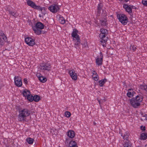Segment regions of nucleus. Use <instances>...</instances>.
Segmentation results:
<instances>
[{"mask_svg": "<svg viewBox=\"0 0 147 147\" xmlns=\"http://www.w3.org/2000/svg\"><path fill=\"white\" fill-rule=\"evenodd\" d=\"M30 111L27 108L21 109L19 111L18 119L20 121L25 120L26 117L30 115Z\"/></svg>", "mask_w": 147, "mask_h": 147, "instance_id": "obj_1", "label": "nucleus"}, {"mask_svg": "<svg viewBox=\"0 0 147 147\" xmlns=\"http://www.w3.org/2000/svg\"><path fill=\"white\" fill-rule=\"evenodd\" d=\"M117 17L119 21L122 24L125 25L127 24L128 20L125 15L123 14H119L117 15Z\"/></svg>", "mask_w": 147, "mask_h": 147, "instance_id": "obj_2", "label": "nucleus"}, {"mask_svg": "<svg viewBox=\"0 0 147 147\" xmlns=\"http://www.w3.org/2000/svg\"><path fill=\"white\" fill-rule=\"evenodd\" d=\"M51 65L50 63H43L40 64L39 68L41 70L44 71H50L51 69Z\"/></svg>", "mask_w": 147, "mask_h": 147, "instance_id": "obj_3", "label": "nucleus"}, {"mask_svg": "<svg viewBox=\"0 0 147 147\" xmlns=\"http://www.w3.org/2000/svg\"><path fill=\"white\" fill-rule=\"evenodd\" d=\"M102 17L100 18V24L102 26H106L107 24L106 17V15L105 14L104 11H103L102 14Z\"/></svg>", "mask_w": 147, "mask_h": 147, "instance_id": "obj_4", "label": "nucleus"}, {"mask_svg": "<svg viewBox=\"0 0 147 147\" xmlns=\"http://www.w3.org/2000/svg\"><path fill=\"white\" fill-rule=\"evenodd\" d=\"M25 41L26 43L30 46H33L35 44L34 40L30 37L25 38Z\"/></svg>", "mask_w": 147, "mask_h": 147, "instance_id": "obj_5", "label": "nucleus"}, {"mask_svg": "<svg viewBox=\"0 0 147 147\" xmlns=\"http://www.w3.org/2000/svg\"><path fill=\"white\" fill-rule=\"evenodd\" d=\"M60 8L58 5L53 4L52 5L49 7L48 9L53 13H56Z\"/></svg>", "mask_w": 147, "mask_h": 147, "instance_id": "obj_6", "label": "nucleus"}, {"mask_svg": "<svg viewBox=\"0 0 147 147\" xmlns=\"http://www.w3.org/2000/svg\"><path fill=\"white\" fill-rule=\"evenodd\" d=\"M14 83L15 85L17 87H19L22 86V81L21 78H19L18 76L14 77Z\"/></svg>", "mask_w": 147, "mask_h": 147, "instance_id": "obj_7", "label": "nucleus"}, {"mask_svg": "<svg viewBox=\"0 0 147 147\" xmlns=\"http://www.w3.org/2000/svg\"><path fill=\"white\" fill-rule=\"evenodd\" d=\"M138 95H137L136 98H133L130 100V103L131 105L134 108H137L138 107Z\"/></svg>", "mask_w": 147, "mask_h": 147, "instance_id": "obj_8", "label": "nucleus"}, {"mask_svg": "<svg viewBox=\"0 0 147 147\" xmlns=\"http://www.w3.org/2000/svg\"><path fill=\"white\" fill-rule=\"evenodd\" d=\"M69 74L72 79L74 80H76L77 79V76L74 69L71 70L69 71Z\"/></svg>", "mask_w": 147, "mask_h": 147, "instance_id": "obj_9", "label": "nucleus"}, {"mask_svg": "<svg viewBox=\"0 0 147 147\" xmlns=\"http://www.w3.org/2000/svg\"><path fill=\"white\" fill-rule=\"evenodd\" d=\"M100 58H98L96 60V64L98 65H101L102 64L103 55L101 52L100 53Z\"/></svg>", "mask_w": 147, "mask_h": 147, "instance_id": "obj_10", "label": "nucleus"}, {"mask_svg": "<svg viewBox=\"0 0 147 147\" xmlns=\"http://www.w3.org/2000/svg\"><path fill=\"white\" fill-rule=\"evenodd\" d=\"M123 7L125 11L129 13L132 12V9L131 8V5H128V4H124L123 5Z\"/></svg>", "mask_w": 147, "mask_h": 147, "instance_id": "obj_11", "label": "nucleus"}, {"mask_svg": "<svg viewBox=\"0 0 147 147\" xmlns=\"http://www.w3.org/2000/svg\"><path fill=\"white\" fill-rule=\"evenodd\" d=\"M78 32V31L77 29H74L71 34L72 36L75 39L80 38L79 35L77 34Z\"/></svg>", "mask_w": 147, "mask_h": 147, "instance_id": "obj_12", "label": "nucleus"}, {"mask_svg": "<svg viewBox=\"0 0 147 147\" xmlns=\"http://www.w3.org/2000/svg\"><path fill=\"white\" fill-rule=\"evenodd\" d=\"M102 7L103 4L102 3H100L98 4L97 9L96 16L97 17H98L100 16Z\"/></svg>", "mask_w": 147, "mask_h": 147, "instance_id": "obj_13", "label": "nucleus"}, {"mask_svg": "<svg viewBox=\"0 0 147 147\" xmlns=\"http://www.w3.org/2000/svg\"><path fill=\"white\" fill-rule=\"evenodd\" d=\"M33 27H35V28L36 29H42L44 28L45 26L42 23L38 22L36 24L35 26Z\"/></svg>", "mask_w": 147, "mask_h": 147, "instance_id": "obj_14", "label": "nucleus"}, {"mask_svg": "<svg viewBox=\"0 0 147 147\" xmlns=\"http://www.w3.org/2000/svg\"><path fill=\"white\" fill-rule=\"evenodd\" d=\"M75 135V133L74 132L73 130H70L69 131L67 132V135L71 138H73L74 137Z\"/></svg>", "mask_w": 147, "mask_h": 147, "instance_id": "obj_15", "label": "nucleus"}, {"mask_svg": "<svg viewBox=\"0 0 147 147\" xmlns=\"http://www.w3.org/2000/svg\"><path fill=\"white\" fill-rule=\"evenodd\" d=\"M41 75L39 74L38 76V79L40 80V81L42 82V83H45V82L47 80V78L44 77L42 76H40ZM37 76L38 77V75L37 74Z\"/></svg>", "mask_w": 147, "mask_h": 147, "instance_id": "obj_16", "label": "nucleus"}, {"mask_svg": "<svg viewBox=\"0 0 147 147\" xmlns=\"http://www.w3.org/2000/svg\"><path fill=\"white\" fill-rule=\"evenodd\" d=\"M27 4L29 6L34 8L36 5L34 3L30 0H28L27 1Z\"/></svg>", "mask_w": 147, "mask_h": 147, "instance_id": "obj_17", "label": "nucleus"}, {"mask_svg": "<svg viewBox=\"0 0 147 147\" xmlns=\"http://www.w3.org/2000/svg\"><path fill=\"white\" fill-rule=\"evenodd\" d=\"M146 114L145 113H140L138 114V117L142 121H143L146 118Z\"/></svg>", "mask_w": 147, "mask_h": 147, "instance_id": "obj_18", "label": "nucleus"}, {"mask_svg": "<svg viewBox=\"0 0 147 147\" xmlns=\"http://www.w3.org/2000/svg\"><path fill=\"white\" fill-rule=\"evenodd\" d=\"M32 29L34 33L38 35H39L41 34L42 30L41 29H36L35 27H32Z\"/></svg>", "mask_w": 147, "mask_h": 147, "instance_id": "obj_19", "label": "nucleus"}, {"mask_svg": "<svg viewBox=\"0 0 147 147\" xmlns=\"http://www.w3.org/2000/svg\"><path fill=\"white\" fill-rule=\"evenodd\" d=\"M119 133L121 134V136L123 137V138L124 140H127L126 142L129 141L128 139L129 134L128 133L125 132L123 135L122 133L121 134L120 132H119Z\"/></svg>", "mask_w": 147, "mask_h": 147, "instance_id": "obj_20", "label": "nucleus"}, {"mask_svg": "<svg viewBox=\"0 0 147 147\" xmlns=\"http://www.w3.org/2000/svg\"><path fill=\"white\" fill-rule=\"evenodd\" d=\"M127 95L129 98H131L133 96V90L131 89H128Z\"/></svg>", "mask_w": 147, "mask_h": 147, "instance_id": "obj_21", "label": "nucleus"}, {"mask_svg": "<svg viewBox=\"0 0 147 147\" xmlns=\"http://www.w3.org/2000/svg\"><path fill=\"white\" fill-rule=\"evenodd\" d=\"M69 147H78L76 142L74 141H71L69 143Z\"/></svg>", "mask_w": 147, "mask_h": 147, "instance_id": "obj_22", "label": "nucleus"}, {"mask_svg": "<svg viewBox=\"0 0 147 147\" xmlns=\"http://www.w3.org/2000/svg\"><path fill=\"white\" fill-rule=\"evenodd\" d=\"M147 138V134L146 133H142L140 136V138L141 140H144Z\"/></svg>", "mask_w": 147, "mask_h": 147, "instance_id": "obj_23", "label": "nucleus"}, {"mask_svg": "<svg viewBox=\"0 0 147 147\" xmlns=\"http://www.w3.org/2000/svg\"><path fill=\"white\" fill-rule=\"evenodd\" d=\"M107 80V79L104 78L103 79H102L99 81L98 83L99 84V85L100 87H102L103 86V85L106 82Z\"/></svg>", "mask_w": 147, "mask_h": 147, "instance_id": "obj_24", "label": "nucleus"}, {"mask_svg": "<svg viewBox=\"0 0 147 147\" xmlns=\"http://www.w3.org/2000/svg\"><path fill=\"white\" fill-rule=\"evenodd\" d=\"M8 11L9 12V13L14 17L16 18L17 17L18 15L16 12L10 10H8Z\"/></svg>", "mask_w": 147, "mask_h": 147, "instance_id": "obj_25", "label": "nucleus"}, {"mask_svg": "<svg viewBox=\"0 0 147 147\" xmlns=\"http://www.w3.org/2000/svg\"><path fill=\"white\" fill-rule=\"evenodd\" d=\"M76 40L77 41L75 43V47L77 48V47H79L80 43V38L76 39Z\"/></svg>", "mask_w": 147, "mask_h": 147, "instance_id": "obj_26", "label": "nucleus"}, {"mask_svg": "<svg viewBox=\"0 0 147 147\" xmlns=\"http://www.w3.org/2000/svg\"><path fill=\"white\" fill-rule=\"evenodd\" d=\"M59 21L62 24H64L65 23V21L64 18L61 16H60L59 19Z\"/></svg>", "mask_w": 147, "mask_h": 147, "instance_id": "obj_27", "label": "nucleus"}, {"mask_svg": "<svg viewBox=\"0 0 147 147\" xmlns=\"http://www.w3.org/2000/svg\"><path fill=\"white\" fill-rule=\"evenodd\" d=\"M26 141L28 144H32L33 143L34 140L31 138H29L26 139Z\"/></svg>", "mask_w": 147, "mask_h": 147, "instance_id": "obj_28", "label": "nucleus"}, {"mask_svg": "<svg viewBox=\"0 0 147 147\" xmlns=\"http://www.w3.org/2000/svg\"><path fill=\"white\" fill-rule=\"evenodd\" d=\"M146 129V127L144 125H140L139 131L142 132H144Z\"/></svg>", "mask_w": 147, "mask_h": 147, "instance_id": "obj_29", "label": "nucleus"}, {"mask_svg": "<svg viewBox=\"0 0 147 147\" xmlns=\"http://www.w3.org/2000/svg\"><path fill=\"white\" fill-rule=\"evenodd\" d=\"M22 94L23 96H27L30 94V91L27 90V91L24 90L23 91Z\"/></svg>", "mask_w": 147, "mask_h": 147, "instance_id": "obj_30", "label": "nucleus"}, {"mask_svg": "<svg viewBox=\"0 0 147 147\" xmlns=\"http://www.w3.org/2000/svg\"><path fill=\"white\" fill-rule=\"evenodd\" d=\"M40 100V97L39 96L37 95H35L34 96L33 100L35 102H37L39 101Z\"/></svg>", "mask_w": 147, "mask_h": 147, "instance_id": "obj_31", "label": "nucleus"}, {"mask_svg": "<svg viewBox=\"0 0 147 147\" xmlns=\"http://www.w3.org/2000/svg\"><path fill=\"white\" fill-rule=\"evenodd\" d=\"M101 33L100 34H107L108 33L107 30L105 29L101 28L100 30Z\"/></svg>", "mask_w": 147, "mask_h": 147, "instance_id": "obj_32", "label": "nucleus"}, {"mask_svg": "<svg viewBox=\"0 0 147 147\" xmlns=\"http://www.w3.org/2000/svg\"><path fill=\"white\" fill-rule=\"evenodd\" d=\"M27 99L30 102H32L33 100H34V96L30 94L29 95H28L27 96Z\"/></svg>", "mask_w": 147, "mask_h": 147, "instance_id": "obj_33", "label": "nucleus"}, {"mask_svg": "<svg viewBox=\"0 0 147 147\" xmlns=\"http://www.w3.org/2000/svg\"><path fill=\"white\" fill-rule=\"evenodd\" d=\"M140 88L147 91V85H141L140 86Z\"/></svg>", "mask_w": 147, "mask_h": 147, "instance_id": "obj_34", "label": "nucleus"}, {"mask_svg": "<svg viewBox=\"0 0 147 147\" xmlns=\"http://www.w3.org/2000/svg\"><path fill=\"white\" fill-rule=\"evenodd\" d=\"M92 77L93 78L95 81H97L99 79L98 76L97 74L92 75Z\"/></svg>", "mask_w": 147, "mask_h": 147, "instance_id": "obj_35", "label": "nucleus"}, {"mask_svg": "<svg viewBox=\"0 0 147 147\" xmlns=\"http://www.w3.org/2000/svg\"><path fill=\"white\" fill-rule=\"evenodd\" d=\"M124 147H131L130 142L129 141L126 142L124 144Z\"/></svg>", "mask_w": 147, "mask_h": 147, "instance_id": "obj_36", "label": "nucleus"}, {"mask_svg": "<svg viewBox=\"0 0 147 147\" xmlns=\"http://www.w3.org/2000/svg\"><path fill=\"white\" fill-rule=\"evenodd\" d=\"M107 40H100V44H101V45L103 47H105L106 46V42H107Z\"/></svg>", "mask_w": 147, "mask_h": 147, "instance_id": "obj_37", "label": "nucleus"}, {"mask_svg": "<svg viewBox=\"0 0 147 147\" xmlns=\"http://www.w3.org/2000/svg\"><path fill=\"white\" fill-rule=\"evenodd\" d=\"M34 9L40 11H42V7H41L40 6L36 5Z\"/></svg>", "mask_w": 147, "mask_h": 147, "instance_id": "obj_38", "label": "nucleus"}, {"mask_svg": "<svg viewBox=\"0 0 147 147\" xmlns=\"http://www.w3.org/2000/svg\"><path fill=\"white\" fill-rule=\"evenodd\" d=\"M106 34H99V37L100 38L101 40H105L104 38L105 37V36Z\"/></svg>", "mask_w": 147, "mask_h": 147, "instance_id": "obj_39", "label": "nucleus"}, {"mask_svg": "<svg viewBox=\"0 0 147 147\" xmlns=\"http://www.w3.org/2000/svg\"><path fill=\"white\" fill-rule=\"evenodd\" d=\"M65 115H66V116L67 117H70L71 115V113L69 111H66L65 112Z\"/></svg>", "mask_w": 147, "mask_h": 147, "instance_id": "obj_40", "label": "nucleus"}, {"mask_svg": "<svg viewBox=\"0 0 147 147\" xmlns=\"http://www.w3.org/2000/svg\"><path fill=\"white\" fill-rule=\"evenodd\" d=\"M142 3L144 6H147V0H142Z\"/></svg>", "mask_w": 147, "mask_h": 147, "instance_id": "obj_41", "label": "nucleus"}, {"mask_svg": "<svg viewBox=\"0 0 147 147\" xmlns=\"http://www.w3.org/2000/svg\"><path fill=\"white\" fill-rule=\"evenodd\" d=\"M131 49H132V50L134 51L136 49H137V47L135 45H133V46H131Z\"/></svg>", "mask_w": 147, "mask_h": 147, "instance_id": "obj_42", "label": "nucleus"}, {"mask_svg": "<svg viewBox=\"0 0 147 147\" xmlns=\"http://www.w3.org/2000/svg\"><path fill=\"white\" fill-rule=\"evenodd\" d=\"M2 37V38L3 40L6 42L7 41V38L5 35L3 36H1Z\"/></svg>", "mask_w": 147, "mask_h": 147, "instance_id": "obj_43", "label": "nucleus"}, {"mask_svg": "<svg viewBox=\"0 0 147 147\" xmlns=\"http://www.w3.org/2000/svg\"><path fill=\"white\" fill-rule=\"evenodd\" d=\"M5 35L4 33H3V32L1 30H0V36H3Z\"/></svg>", "mask_w": 147, "mask_h": 147, "instance_id": "obj_44", "label": "nucleus"}, {"mask_svg": "<svg viewBox=\"0 0 147 147\" xmlns=\"http://www.w3.org/2000/svg\"><path fill=\"white\" fill-rule=\"evenodd\" d=\"M24 83H25L26 84H28V81H27V79L26 78H24Z\"/></svg>", "mask_w": 147, "mask_h": 147, "instance_id": "obj_45", "label": "nucleus"}, {"mask_svg": "<svg viewBox=\"0 0 147 147\" xmlns=\"http://www.w3.org/2000/svg\"><path fill=\"white\" fill-rule=\"evenodd\" d=\"M131 9H136V7L133 5H131Z\"/></svg>", "mask_w": 147, "mask_h": 147, "instance_id": "obj_46", "label": "nucleus"}, {"mask_svg": "<svg viewBox=\"0 0 147 147\" xmlns=\"http://www.w3.org/2000/svg\"><path fill=\"white\" fill-rule=\"evenodd\" d=\"M97 100L99 103L100 105L102 103V102H103L102 100H99L98 99Z\"/></svg>", "mask_w": 147, "mask_h": 147, "instance_id": "obj_47", "label": "nucleus"}, {"mask_svg": "<svg viewBox=\"0 0 147 147\" xmlns=\"http://www.w3.org/2000/svg\"><path fill=\"white\" fill-rule=\"evenodd\" d=\"M41 13L43 15H45L46 14V12L45 11H44V10H43L42 11H41Z\"/></svg>", "mask_w": 147, "mask_h": 147, "instance_id": "obj_48", "label": "nucleus"}, {"mask_svg": "<svg viewBox=\"0 0 147 147\" xmlns=\"http://www.w3.org/2000/svg\"><path fill=\"white\" fill-rule=\"evenodd\" d=\"M142 98H140V99H138V102H142Z\"/></svg>", "mask_w": 147, "mask_h": 147, "instance_id": "obj_49", "label": "nucleus"}, {"mask_svg": "<svg viewBox=\"0 0 147 147\" xmlns=\"http://www.w3.org/2000/svg\"><path fill=\"white\" fill-rule=\"evenodd\" d=\"M93 71V73H92V75H93V74H97V73H96V71H94V70Z\"/></svg>", "mask_w": 147, "mask_h": 147, "instance_id": "obj_50", "label": "nucleus"}, {"mask_svg": "<svg viewBox=\"0 0 147 147\" xmlns=\"http://www.w3.org/2000/svg\"><path fill=\"white\" fill-rule=\"evenodd\" d=\"M42 11H42L43 10H44V11H46V8L45 7H42Z\"/></svg>", "mask_w": 147, "mask_h": 147, "instance_id": "obj_51", "label": "nucleus"}, {"mask_svg": "<svg viewBox=\"0 0 147 147\" xmlns=\"http://www.w3.org/2000/svg\"><path fill=\"white\" fill-rule=\"evenodd\" d=\"M39 17H41V15H40V14H39Z\"/></svg>", "mask_w": 147, "mask_h": 147, "instance_id": "obj_52", "label": "nucleus"}, {"mask_svg": "<svg viewBox=\"0 0 147 147\" xmlns=\"http://www.w3.org/2000/svg\"><path fill=\"white\" fill-rule=\"evenodd\" d=\"M145 147H147V144L145 145Z\"/></svg>", "mask_w": 147, "mask_h": 147, "instance_id": "obj_53", "label": "nucleus"}, {"mask_svg": "<svg viewBox=\"0 0 147 147\" xmlns=\"http://www.w3.org/2000/svg\"><path fill=\"white\" fill-rule=\"evenodd\" d=\"M119 0V1H123V0Z\"/></svg>", "mask_w": 147, "mask_h": 147, "instance_id": "obj_54", "label": "nucleus"}, {"mask_svg": "<svg viewBox=\"0 0 147 147\" xmlns=\"http://www.w3.org/2000/svg\"><path fill=\"white\" fill-rule=\"evenodd\" d=\"M94 125H95L96 124V123L95 122H94Z\"/></svg>", "mask_w": 147, "mask_h": 147, "instance_id": "obj_55", "label": "nucleus"}, {"mask_svg": "<svg viewBox=\"0 0 147 147\" xmlns=\"http://www.w3.org/2000/svg\"><path fill=\"white\" fill-rule=\"evenodd\" d=\"M146 119L147 120V116L146 117Z\"/></svg>", "mask_w": 147, "mask_h": 147, "instance_id": "obj_56", "label": "nucleus"}, {"mask_svg": "<svg viewBox=\"0 0 147 147\" xmlns=\"http://www.w3.org/2000/svg\"><path fill=\"white\" fill-rule=\"evenodd\" d=\"M139 103H138V105L139 106Z\"/></svg>", "mask_w": 147, "mask_h": 147, "instance_id": "obj_57", "label": "nucleus"}]
</instances>
